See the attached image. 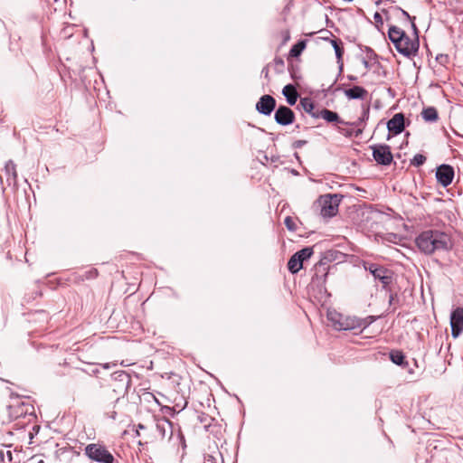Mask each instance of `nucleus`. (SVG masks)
<instances>
[{
    "label": "nucleus",
    "instance_id": "36",
    "mask_svg": "<svg viewBox=\"0 0 463 463\" xmlns=\"http://www.w3.org/2000/svg\"><path fill=\"white\" fill-rule=\"evenodd\" d=\"M377 266H378L377 263L367 262V261L364 262V269L368 270L373 276L374 275V269H376Z\"/></svg>",
    "mask_w": 463,
    "mask_h": 463
},
{
    "label": "nucleus",
    "instance_id": "5",
    "mask_svg": "<svg viewBox=\"0 0 463 463\" xmlns=\"http://www.w3.org/2000/svg\"><path fill=\"white\" fill-rule=\"evenodd\" d=\"M312 272L310 282L312 289L324 288L328 276L329 266L326 262L319 261L314 266Z\"/></svg>",
    "mask_w": 463,
    "mask_h": 463
},
{
    "label": "nucleus",
    "instance_id": "17",
    "mask_svg": "<svg viewBox=\"0 0 463 463\" xmlns=\"http://www.w3.org/2000/svg\"><path fill=\"white\" fill-rule=\"evenodd\" d=\"M156 430L158 435L162 439L165 438L167 435L171 436L172 435V423L170 420H168L165 418L160 419L156 421Z\"/></svg>",
    "mask_w": 463,
    "mask_h": 463
},
{
    "label": "nucleus",
    "instance_id": "2",
    "mask_svg": "<svg viewBox=\"0 0 463 463\" xmlns=\"http://www.w3.org/2000/svg\"><path fill=\"white\" fill-rule=\"evenodd\" d=\"M342 199L339 194H323L316 202V206L319 209L320 214L325 218H330L338 213V207Z\"/></svg>",
    "mask_w": 463,
    "mask_h": 463
},
{
    "label": "nucleus",
    "instance_id": "27",
    "mask_svg": "<svg viewBox=\"0 0 463 463\" xmlns=\"http://www.w3.org/2000/svg\"><path fill=\"white\" fill-rule=\"evenodd\" d=\"M306 45L307 42L305 40L298 41L296 44H294L291 47L289 51V55L291 57H298L306 48Z\"/></svg>",
    "mask_w": 463,
    "mask_h": 463
},
{
    "label": "nucleus",
    "instance_id": "1",
    "mask_svg": "<svg viewBox=\"0 0 463 463\" xmlns=\"http://www.w3.org/2000/svg\"><path fill=\"white\" fill-rule=\"evenodd\" d=\"M415 244L418 250L426 255H431L437 251H448L453 246L448 233L431 229L421 232L416 237Z\"/></svg>",
    "mask_w": 463,
    "mask_h": 463
},
{
    "label": "nucleus",
    "instance_id": "13",
    "mask_svg": "<svg viewBox=\"0 0 463 463\" xmlns=\"http://www.w3.org/2000/svg\"><path fill=\"white\" fill-rule=\"evenodd\" d=\"M387 128L390 133L399 135L404 130V115L402 113H396L387 122Z\"/></svg>",
    "mask_w": 463,
    "mask_h": 463
},
{
    "label": "nucleus",
    "instance_id": "28",
    "mask_svg": "<svg viewBox=\"0 0 463 463\" xmlns=\"http://www.w3.org/2000/svg\"><path fill=\"white\" fill-rule=\"evenodd\" d=\"M314 253L312 247H306L296 252L297 257L304 263L305 260H308Z\"/></svg>",
    "mask_w": 463,
    "mask_h": 463
},
{
    "label": "nucleus",
    "instance_id": "34",
    "mask_svg": "<svg viewBox=\"0 0 463 463\" xmlns=\"http://www.w3.org/2000/svg\"><path fill=\"white\" fill-rule=\"evenodd\" d=\"M284 223L289 231L294 232L297 230L295 221L293 220L292 217L287 216L284 220Z\"/></svg>",
    "mask_w": 463,
    "mask_h": 463
},
{
    "label": "nucleus",
    "instance_id": "20",
    "mask_svg": "<svg viewBox=\"0 0 463 463\" xmlns=\"http://www.w3.org/2000/svg\"><path fill=\"white\" fill-rule=\"evenodd\" d=\"M282 93L286 97V99L289 105L293 106L296 104L298 94L293 85L288 84L285 86L283 88Z\"/></svg>",
    "mask_w": 463,
    "mask_h": 463
},
{
    "label": "nucleus",
    "instance_id": "26",
    "mask_svg": "<svg viewBox=\"0 0 463 463\" xmlns=\"http://www.w3.org/2000/svg\"><path fill=\"white\" fill-rule=\"evenodd\" d=\"M315 294L312 296L317 303H319L322 307L326 306L331 298V293L329 291H313Z\"/></svg>",
    "mask_w": 463,
    "mask_h": 463
},
{
    "label": "nucleus",
    "instance_id": "42",
    "mask_svg": "<svg viewBox=\"0 0 463 463\" xmlns=\"http://www.w3.org/2000/svg\"><path fill=\"white\" fill-rule=\"evenodd\" d=\"M90 276L88 278H92L96 275V270H91L89 272Z\"/></svg>",
    "mask_w": 463,
    "mask_h": 463
},
{
    "label": "nucleus",
    "instance_id": "44",
    "mask_svg": "<svg viewBox=\"0 0 463 463\" xmlns=\"http://www.w3.org/2000/svg\"><path fill=\"white\" fill-rule=\"evenodd\" d=\"M42 286H48V287L50 288V289H54V287H53V286L49 285V284H47V283H45V282H43Z\"/></svg>",
    "mask_w": 463,
    "mask_h": 463
},
{
    "label": "nucleus",
    "instance_id": "18",
    "mask_svg": "<svg viewBox=\"0 0 463 463\" xmlns=\"http://www.w3.org/2000/svg\"><path fill=\"white\" fill-rule=\"evenodd\" d=\"M318 115H319V118H322L323 119H325L326 121H327L329 123L337 122L340 124H345V125L348 124L347 122H345L344 120H342L336 112L326 109H321L318 112Z\"/></svg>",
    "mask_w": 463,
    "mask_h": 463
},
{
    "label": "nucleus",
    "instance_id": "49",
    "mask_svg": "<svg viewBox=\"0 0 463 463\" xmlns=\"http://www.w3.org/2000/svg\"><path fill=\"white\" fill-rule=\"evenodd\" d=\"M137 435L139 436V430H137Z\"/></svg>",
    "mask_w": 463,
    "mask_h": 463
},
{
    "label": "nucleus",
    "instance_id": "15",
    "mask_svg": "<svg viewBox=\"0 0 463 463\" xmlns=\"http://www.w3.org/2000/svg\"><path fill=\"white\" fill-rule=\"evenodd\" d=\"M344 94L348 99H365L368 96V91L361 86H354L350 89H345Z\"/></svg>",
    "mask_w": 463,
    "mask_h": 463
},
{
    "label": "nucleus",
    "instance_id": "3",
    "mask_svg": "<svg viewBox=\"0 0 463 463\" xmlns=\"http://www.w3.org/2000/svg\"><path fill=\"white\" fill-rule=\"evenodd\" d=\"M326 318L335 330H354V316H344L335 309L328 307Z\"/></svg>",
    "mask_w": 463,
    "mask_h": 463
},
{
    "label": "nucleus",
    "instance_id": "43",
    "mask_svg": "<svg viewBox=\"0 0 463 463\" xmlns=\"http://www.w3.org/2000/svg\"><path fill=\"white\" fill-rule=\"evenodd\" d=\"M102 367H103L104 369H109V368L111 367V365H110V364H102Z\"/></svg>",
    "mask_w": 463,
    "mask_h": 463
},
{
    "label": "nucleus",
    "instance_id": "21",
    "mask_svg": "<svg viewBox=\"0 0 463 463\" xmlns=\"http://www.w3.org/2000/svg\"><path fill=\"white\" fill-rule=\"evenodd\" d=\"M375 320L376 317L373 316H368L364 318H359L354 316V329H365Z\"/></svg>",
    "mask_w": 463,
    "mask_h": 463
},
{
    "label": "nucleus",
    "instance_id": "4",
    "mask_svg": "<svg viewBox=\"0 0 463 463\" xmlns=\"http://www.w3.org/2000/svg\"><path fill=\"white\" fill-rule=\"evenodd\" d=\"M85 454L91 460L99 463H118L114 456L100 444L91 443L85 447Z\"/></svg>",
    "mask_w": 463,
    "mask_h": 463
},
{
    "label": "nucleus",
    "instance_id": "10",
    "mask_svg": "<svg viewBox=\"0 0 463 463\" xmlns=\"http://www.w3.org/2000/svg\"><path fill=\"white\" fill-rule=\"evenodd\" d=\"M451 335L457 338L463 332V307H457L450 315Z\"/></svg>",
    "mask_w": 463,
    "mask_h": 463
},
{
    "label": "nucleus",
    "instance_id": "31",
    "mask_svg": "<svg viewBox=\"0 0 463 463\" xmlns=\"http://www.w3.org/2000/svg\"><path fill=\"white\" fill-rule=\"evenodd\" d=\"M426 162V156L421 154H416L411 160V164L414 166H420Z\"/></svg>",
    "mask_w": 463,
    "mask_h": 463
},
{
    "label": "nucleus",
    "instance_id": "47",
    "mask_svg": "<svg viewBox=\"0 0 463 463\" xmlns=\"http://www.w3.org/2000/svg\"><path fill=\"white\" fill-rule=\"evenodd\" d=\"M284 38H285V40H288L289 39L288 32L286 33V35H284Z\"/></svg>",
    "mask_w": 463,
    "mask_h": 463
},
{
    "label": "nucleus",
    "instance_id": "38",
    "mask_svg": "<svg viewBox=\"0 0 463 463\" xmlns=\"http://www.w3.org/2000/svg\"><path fill=\"white\" fill-rule=\"evenodd\" d=\"M28 461L29 463H44L43 459L39 456H33Z\"/></svg>",
    "mask_w": 463,
    "mask_h": 463
},
{
    "label": "nucleus",
    "instance_id": "23",
    "mask_svg": "<svg viewBox=\"0 0 463 463\" xmlns=\"http://www.w3.org/2000/svg\"><path fill=\"white\" fill-rule=\"evenodd\" d=\"M303 267V262L300 260L299 258L297 257V254L294 253L288 262V270L295 274L298 273Z\"/></svg>",
    "mask_w": 463,
    "mask_h": 463
},
{
    "label": "nucleus",
    "instance_id": "37",
    "mask_svg": "<svg viewBox=\"0 0 463 463\" xmlns=\"http://www.w3.org/2000/svg\"><path fill=\"white\" fill-rule=\"evenodd\" d=\"M118 377L120 378L121 381H125L126 382V386L128 387L129 383H130V376H129V374L125 373V372H121L118 374Z\"/></svg>",
    "mask_w": 463,
    "mask_h": 463
},
{
    "label": "nucleus",
    "instance_id": "11",
    "mask_svg": "<svg viewBox=\"0 0 463 463\" xmlns=\"http://www.w3.org/2000/svg\"><path fill=\"white\" fill-rule=\"evenodd\" d=\"M275 121L281 126H288L294 122L295 114L293 110L286 106H279L275 112Z\"/></svg>",
    "mask_w": 463,
    "mask_h": 463
},
{
    "label": "nucleus",
    "instance_id": "25",
    "mask_svg": "<svg viewBox=\"0 0 463 463\" xmlns=\"http://www.w3.org/2000/svg\"><path fill=\"white\" fill-rule=\"evenodd\" d=\"M369 113H370V107L369 105L363 107V113L362 116L354 122L351 123L352 126L357 128H363L364 129V124L366 120L369 118Z\"/></svg>",
    "mask_w": 463,
    "mask_h": 463
},
{
    "label": "nucleus",
    "instance_id": "8",
    "mask_svg": "<svg viewBox=\"0 0 463 463\" xmlns=\"http://www.w3.org/2000/svg\"><path fill=\"white\" fill-rule=\"evenodd\" d=\"M396 50L406 57L415 55L419 50V40L418 37L411 40L407 34L394 44Z\"/></svg>",
    "mask_w": 463,
    "mask_h": 463
},
{
    "label": "nucleus",
    "instance_id": "48",
    "mask_svg": "<svg viewBox=\"0 0 463 463\" xmlns=\"http://www.w3.org/2000/svg\"><path fill=\"white\" fill-rule=\"evenodd\" d=\"M392 300H393V296L391 294V295L389 296V301H390V303H392Z\"/></svg>",
    "mask_w": 463,
    "mask_h": 463
},
{
    "label": "nucleus",
    "instance_id": "33",
    "mask_svg": "<svg viewBox=\"0 0 463 463\" xmlns=\"http://www.w3.org/2000/svg\"><path fill=\"white\" fill-rule=\"evenodd\" d=\"M339 131L345 137H359L363 133V128H357L356 130L340 128Z\"/></svg>",
    "mask_w": 463,
    "mask_h": 463
},
{
    "label": "nucleus",
    "instance_id": "24",
    "mask_svg": "<svg viewBox=\"0 0 463 463\" xmlns=\"http://www.w3.org/2000/svg\"><path fill=\"white\" fill-rule=\"evenodd\" d=\"M422 118L427 122H435L438 120V111L434 107H429L422 110Z\"/></svg>",
    "mask_w": 463,
    "mask_h": 463
},
{
    "label": "nucleus",
    "instance_id": "19",
    "mask_svg": "<svg viewBox=\"0 0 463 463\" xmlns=\"http://www.w3.org/2000/svg\"><path fill=\"white\" fill-rule=\"evenodd\" d=\"M298 106L301 107V109L304 111H306L307 113H308L312 118H319V115H318L319 111H314L315 104L310 98L300 99Z\"/></svg>",
    "mask_w": 463,
    "mask_h": 463
},
{
    "label": "nucleus",
    "instance_id": "30",
    "mask_svg": "<svg viewBox=\"0 0 463 463\" xmlns=\"http://www.w3.org/2000/svg\"><path fill=\"white\" fill-rule=\"evenodd\" d=\"M331 42V44L335 50V56L338 60H341L342 59V56H343V48L340 46V43L339 42L336 40V39H333L330 41Z\"/></svg>",
    "mask_w": 463,
    "mask_h": 463
},
{
    "label": "nucleus",
    "instance_id": "45",
    "mask_svg": "<svg viewBox=\"0 0 463 463\" xmlns=\"http://www.w3.org/2000/svg\"><path fill=\"white\" fill-rule=\"evenodd\" d=\"M137 429L138 430H144L145 429V426L143 424H138L137 425Z\"/></svg>",
    "mask_w": 463,
    "mask_h": 463
},
{
    "label": "nucleus",
    "instance_id": "39",
    "mask_svg": "<svg viewBox=\"0 0 463 463\" xmlns=\"http://www.w3.org/2000/svg\"><path fill=\"white\" fill-rule=\"evenodd\" d=\"M306 144V141L305 140H298L295 142V147H301L302 146H304Z\"/></svg>",
    "mask_w": 463,
    "mask_h": 463
},
{
    "label": "nucleus",
    "instance_id": "46",
    "mask_svg": "<svg viewBox=\"0 0 463 463\" xmlns=\"http://www.w3.org/2000/svg\"><path fill=\"white\" fill-rule=\"evenodd\" d=\"M364 65L365 68H369V62L367 61H364Z\"/></svg>",
    "mask_w": 463,
    "mask_h": 463
},
{
    "label": "nucleus",
    "instance_id": "16",
    "mask_svg": "<svg viewBox=\"0 0 463 463\" xmlns=\"http://www.w3.org/2000/svg\"><path fill=\"white\" fill-rule=\"evenodd\" d=\"M5 174L6 175V181L9 185H16L17 184V172L16 165L9 160L5 165Z\"/></svg>",
    "mask_w": 463,
    "mask_h": 463
},
{
    "label": "nucleus",
    "instance_id": "6",
    "mask_svg": "<svg viewBox=\"0 0 463 463\" xmlns=\"http://www.w3.org/2000/svg\"><path fill=\"white\" fill-rule=\"evenodd\" d=\"M373 151V157L377 164L389 165L392 162L393 156L391 147L385 144L373 145L370 146Z\"/></svg>",
    "mask_w": 463,
    "mask_h": 463
},
{
    "label": "nucleus",
    "instance_id": "29",
    "mask_svg": "<svg viewBox=\"0 0 463 463\" xmlns=\"http://www.w3.org/2000/svg\"><path fill=\"white\" fill-rule=\"evenodd\" d=\"M390 358L392 363L398 365H401L404 362V355L401 351L391 352Z\"/></svg>",
    "mask_w": 463,
    "mask_h": 463
},
{
    "label": "nucleus",
    "instance_id": "9",
    "mask_svg": "<svg viewBox=\"0 0 463 463\" xmlns=\"http://www.w3.org/2000/svg\"><path fill=\"white\" fill-rule=\"evenodd\" d=\"M454 175V168L449 165L443 164L437 167L436 178L443 187H447L452 183Z\"/></svg>",
    "mask_w": 463,
    "mask_h": 463
},
{
    "label": "nucleus",
    "instance_id": "41",
    "mask_svg": "<svg viewBox=\"0 0 463 463\" xmlns=\"http://www.w3.org/2000/svg\"><path fill=\"white\" fill-rule=\"evenodd\" d=\"M207 462L218 463V459L216 458H214L213 456H209L207 458Z\"/></svg>",
    "mask_w": 463,
    "mask_h": 463
},
{
    "label": "nucleus",
    "instance_id": "14",
    "mask_svg": "<svg viewBox=\"0 0 463 463\" xmlns=\"http://www.w3.org/2000/svg\"><path fill=\"white\" fill-rule=\"evenodd\" d=\"M393 277V272L378 264L377 268L374 269V279H377L382 282L383 287H386L391 284Z\"/></svg>",
    "mask_w": 463,
    "mask_h": 463
},
{
    "label": "nucleus",
    "instance_id": "40",
    "mask_svg": "<svg viewBox=\"0 0 463 463\" xmlns=\"http://www.w3.org/2000/svg\"><path fill=\"white\" fill-rule=\"evenodd\" d=\"M373 18L376 22H379V23L383 22L382 15L379 13H375L373 15Z\"/></svg>",
    "mask_w": 463,
    "mask_h": 463
},
{
    "label": "nucleus",
    "instance_id": "12",
    "mask_svg": "<svg viewBox=\"0 0 463 463\" xmlns=\"http://www.w3.org/2000/svg\"><path fill=\"white\" fill-rule=\"evenodd\" d=\"M276 106L275 99L270 95H263L256 104V109L259 113L269 116Z\"/></svg>",
    "mask_w": 463,
    "mask_h": 463
},
{
    "label": "nucleus",
    "instance_id": "35",
    "mask_svg": "<svg viewBox=\"0 0 463 463\" xmlns=\"http://www.w3.org/2000/svg\"><path fill=\"white\" fill-rule=\"evenodd\" d=\"M397 9L402 12V15L405 16L407 20L411 22V27L415 31V33H417V27H416V24L414 23L415 17H411L406 11H404L402 8H397Z\"/></svg>",
    "mask_w": 463,
    "mask_h": 463
},
{
    "label": "nucleus",
    "instance_id": "32",
    "mask_svg": "<svg viewBox=\"0 0 463 463\" xmlns=\"http://www.w3.org/2000/svg\"><path fill=\"white\" fill-rule=\"evenodd\" d=\"M0 458L3 463H11L13 461V453L11 450H1Z\"/></svg>",
    "mask_w": 463,
    "mask_h": 463
},
{
    "label": "nucleus",
    "instance_id": "22",
    "mask_svg": "<svg viewBox=\"0 0 463 463\" xmlns=\"http://www.w3.org/2000/svg\"><path fill=\"white\" fill-rule=\"evenodd\" d=\"M405 32L401 28L392 25L388 30V36L391 42L395 44L398 41H401L405 36Z\"/></svg>",
    "mask_w": 463,
    "mask_h": 463
},
{
    "label": "nucleus",
    "instance_id": "7",
    "mask_svg": "<svg viewBox=\"0 0 463 463\" xmlns=\"http://www.w3.org/2000/svg\"><path fill=\"white\" fill-rule=\"evenodd\" d=\"M9 411L10 416L14 419L28 417L29 420H31V419L35 417L34 408L29 402H16L9 406Z\"/></svg>",
    "mask_w": 463,
    "mask_h": 463
}]
</instances>
